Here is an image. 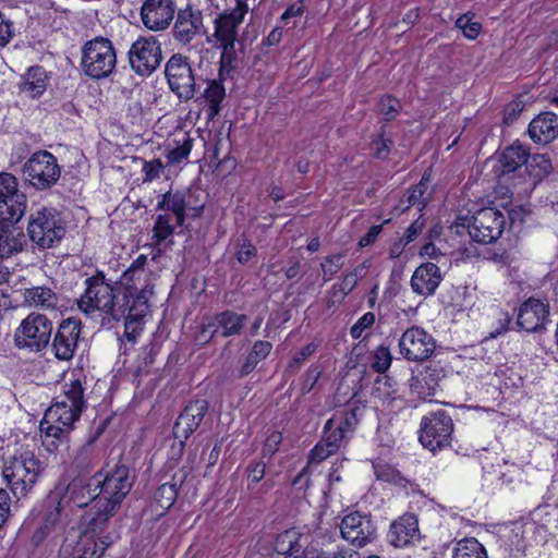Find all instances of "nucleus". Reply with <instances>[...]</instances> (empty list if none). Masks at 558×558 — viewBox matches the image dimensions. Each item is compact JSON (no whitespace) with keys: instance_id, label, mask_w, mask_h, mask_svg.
<instances>
[{"instance_id":"obj_1","label":"nucleus","mask_w":558,"mask_h":558,"mask_svg":"<svg viewBox=\"0 0 558 558\" xmlns=\"http://www.w3.org/2000/svg\"><path fill=\"white\" fill-rule=\"evenodd\" d=\"M93 485L98 488L100 497L88 512V526L99 531L106 529L109 518L132 487L129 468L119 462L107 464L93 477Z\"/></svg>"},{"instance_id":"obj_2","label":"nucleus","mask_w":558,"mask_h":558,"mask_svg":"<svg viewBox=\"0 0 558 558\" xmlns=\"http://www.w3.org/2000/svg\"><path fill=\"white\" fill-rule=\"evenodd\" d=\"M85 292L78 300V308L87 315H98L104 325L123 319L129 301L110 284L102 272L85 280Z\"/></svg>"},{"instance_id":"obj_3","label":"nucleus","mask_w":558,"mask_h":558,"mask_svg":"<svg viewBox=\"0 0 558 558\" xmlns=\"http://www.w3.org/2000/svg\"><path fill=\"white\" fill-rule=\"evenodd\" d=\"M85 407L82 386H69L62 400L49 407L40 422V432L46 437L64 439Z\"/></svg>"},{"instance_id":"obj_4","label":"nucleus","mask_w":558,"mask_h":558,"mask_svg":"<svg viewBox=\"0 0 558 558\" xmlns=\"http://www.w3.org/2000/svg\"><path fill=\"white\" fill-rule=\"evenodd\" d=\"M43 471V462L35 452L21 448L4 460L2 476L13 495L22 498L34 488Z\"/></svg>"},{"instance_id":"obj_5","label":"nucleus","mask_w":558,"mask_h":558,"mask_svg":"<svg viewBox=\"0 0 558 558\" xmlns=\"http://www.w3.org/2000/svg\"><path fill=\"white\" fill-rule=\"evenodd\" d=\"M356 409L337 411L325 424L324 437L310 453V464L319 463L338 451L357 425Z\"/></svg>"},{"instance_id":"obj_6","label":"nucleus","mask_w":558,"mask_h":558,"mask_svg":"<svg viewBox=\"0 0 558 558\" xmlns=\"http://www.w3.org/2000/svg\"><path fill=\"white\" fill-rule=\"evenodd\" d=\"M27 233L39 248H50L64 236L65 223L57 209L41 207L31 214Z\"/></svg>"},{"instance_id":"obj_7","label":"nucleus","mask_w":558,"mask_h":558,"mask_svg":"<svg viewBox=\"0 0 558 558\" xmlns=\"http://www.w3.org/2000/svg\"><path fill=\"white\" fill-rule=\"evenodd\" d=\"M117 65V52L112 41L105 37H95L83 47L82 68L92 78L108 77Z\"/></svg>"},{"instance_id":"obj_8","label":"nucleus","mask_w":558,"mask_h":558,"mask_svg":"<svg viewBox=\"0 0 558 558\" xmlns=\"http://www.w3.org/2000/svg\"><path fill=\"white\" fill-rule=\"evenodd\" d=\"M53 324L44 314L29 313L14 331V344L29 352L47 349L52 336Z\"/></svg>"},{"instance_id":"obj_9","label":"nucleus","mask_w":558,"mask_h":558,"mask_svg":"<svg viewBox=\"0 0 558 558\" xmlns=\"http://www.w3.org/2000/svg\"><path fill=\"white\" fill-rule=\"evenodd\" d=\"M248 11L244 0H236L235 7L229 12H223L215 19L214 37L222 48L221 62L230 64L235 56V41L238 28Z\"/></svg>"},{"instance_id":"obj_10","label":"nucleus","mask_w":558,"mask_h":558,"mask_svg":"<svg viewBox=\"0 0 558 558\" xmlns=\"http://www.w3.org/2000/svg\"><path fill=\"white\" fill-rule=\"evenodd\" d=\"M460 220L461 223L457 222L451 229H454L458 234L466 230L475 242L484 244L496 241L501 235L505 226L504 215L492 207L478 210L473 216L472 225L466 223V218Z\"/></svg>"},{"instance_id":"obj_11","label":"nucleus","mask_w":558,"mask_h":558,"mask_svg":"<svg viewBox=\"0 0 558 558\" xmlns=\"http://www.w3.org/2000/svg\"><path fill=\"white\" fill-rule=\"evenodd\" d=\"M23 174L25 182L38 191H44L57 183L61 168L51 153L39 150L24 163Z\"/></svg>"},{"instance_id":"obj_12","label":"nucleus","mask_w":558,"mask_h":558,"mask_svg":"<svg viewBox=\"0 0 558 558\" xmlns=\"http://www.w3.org/2000/svg\"><path fill=\"white\" fill-rule=\"evenodd\" d=\"M128 59L131 69L140 76H149L161 64V44L155 36L138 37L132 43Z\"/></svg>"},{"instance_id":"obj_13","label":"nucleus","mask_w":558,"mask_h":558,"mask_svg":"<svg viewBox=\"0 0 558 558\" xmlns=\"http://www.w3.org/2000/svg\"><path fill=\"white\" fill-rule=\"evenodd\" d=\"M122 283L125 286L126 301L133 300L134 315H146L148 310V299L153 295L154 278L153 272L146 268L129 267L121 277Z\"/></svg>"},{"instance_id":"obj_14","label":"nucleus","mask_w":558,"mask_h":558,"mask_svg":"<svg viewBox=\"0 0 558 558\" xmlns=\"http://www.w3.org/2000/svg\"><path fill=\"white\" fill-rule=\"evenodd\" d=\"M165 75L170 89L179 99L187 101L194 97L196 80L187 57L172 54L166 63Z\"/></svg>"},{"instance_id":"obj_15","label":"nucleus","mask_w":558,"mask_h":558,"mask_svg":"<svg viewBox=\"0 0 558 558\" xmlns=\"http://www.w3.org/2000/svg\"><path fill=\"white\" fill-rule=\"evenodd\" d=\"M452 430L453 422L447 413H430L421 421L418 439L423 447L435 451L449 445Z\"/></svg>"},{"instance_id":"obj_16","label":"nucleus","mask_w":558,"mask_h":558,"mask_svg":"<svg viewBox=\"0 0 558 558\" xmlns=\"http://www.w3.org/2000/svg\"><path fill=\"white\" fill-rule=\"evenodd\" d=\"M400 353L409 361H424L430 357L435 350V340L423 328H408L399 340Z\"/></svg>"},{"instance_id":"obj_17","label":"nucleus","mask_w":558,"mask_h":558,"mask_svg":"<svg viewBox=\"0 0 558 558\" xmlns=\"http://www.w3.org/2000/svg\"><path fill=\"white\" fill-rule=\"evenodd\" d=\"M81 320L70 317L63 319L52 338L50 349L59 361H70L77 348L81 336Z\"/></svg>"},{"instance_id":"obj_18","label":"nucleus","mask_w":558,"mask_h":558,"mask_svg":"<svg viewBox=\"0 0 558 558\" xmlns=\"http://www.w3.org/2000/svg\"><path fill=\"white\" fill-rule=\"evenodd\" d=\"M342 537L356 547H363L376 536V527L369 517L360 512L347 514L340 524Z\"/></svg>"},{"instance_id":"obj_19","label":"nucleus","mask_w":558,"mask_h":558,"mask_svg":"<svg viewBox=\"0 0 558 558\" xmlns=\"http://www.w3.org/2000/svg\"><path fill=\"white\" fill-rule=\"evenodd\" d=\"M174 13L173 0H145L141 9V19L146 28L160 32L169 27Z\"/></svg>"},{"instance_id":"obj_20","label":"nucleus","mask_w":558,"mask_h":558,"mask_svg":"<svg viewBox=\"0 0 558 558\" xmlns=\"http://www.w3.org/2000/svg\"><path fill=\"white\" fill-rule=\"evenodd\" d=\"M192 193L190 191H169L165 193L157 204V209L173 214L175 225L183 226L186 216L198 217L203 206L192 205Z\"/></svg>"},{"instance_id":"obj_21","label":"nucleus","mask_w":558,"mask_h":558,"mask_svg":"<svg viewBox=\"0 0 558 558\" xmlns=\"http://www.w3.org/2000/svg\"><path fill=\"white\" fill-rule=\"evenodd\" d=\"M207 411L208 403L206 400H195L190 402L179 415L173 427V435L179 440L181 448L184 441L198 428Z\"/></svg>"},{"instance_id":"obj_22","label":"nucleus","mask_w":558,"mask_h":558,"mask_svg":"<svg viewBox=\"0 0 558 558\" xmlns=\"http://www.w3.org/2000/svg\"><path fill=\"white\" fill-rule=\"evenodd\" d=\"M202 28V12L187 7L179 10L172 28V36L180 44L189 45L201 34Z\"/></svg>"},{"instance_id":"obj_23","label":"nucleus","mask_w":558,"mask_h":558,"mask_svg":"<svg viewBox=\"0 0 558 558\" xmlns=\"http://www.w3.org/2000/svg\"><path fill=\"white\" fill-rule=\"evenodd\" d=\"M85 529L74 550L73 558H100L110 544L108 536H100L105 531H93L88 526V513L84 517Z\"/></svg>"},{"instance_id":"obj_24","label":"nucleus","mask_w":558,"mask_h":558,"mask_svg":"<svg viewBox=\"0 0 558 558\" xmlns=\"http://www.w3.org/2000/svg\"><path fill=\"white\" fill-rule=\"evenodd\" d=\"M311 536L296 529L280 533L275 542V549L283 558H306L310 555L308 544Z\"/></svg>"},{"instance_id":"obj_25","label":"nucleus","mask_w":558,"mask_h":558,"mask_svg":"<svg viewBox=\"0 0 558 558\" xmlns=\"http://www.w3.org/2000/svg\"><path fill=\"white\" fill-rule=\"evenodd\" d=\"M548 305L537 299L526 300L519 308L518 325L529 331L542 329L548 322Z\"/></svg>"},{"instance_id":"obj_26","label":"nucleus","mask_w":558,"mask_h":558,"mask_svg":"<svg viewBox=\"0 0 558 558\" xmlns=\"http://www.w3.org/2000/svg\"><path fill=\"white\" fill-rule=\"evenodd\" d=\"M50 76L40 65H34L20 76L17 89L21 95L27 98H39L48 88Z\"/></svg>"},{"instance_id":"obj_27","label":"nucleus","mask_w":558,"mask_h":558,"mask_svg":"<svg viewBox=\"0 0 558 558\" xmlns=\"http://www.w3.org/2000/svg\"><path fill=\"white\" fill-rule=\"evenodd\" d=\"M441 280L439 267L434 263H425L412 275L411 288L416 294L428 296L435 293Z\"/></svg>"},{"instance_id":"obj_28","label":"nucleus","mask_w":558,"mask_h":558,"mask_svg":"<svg viewBox=\"0 0 558 558\" xmlns=\"http://www.w3.org/2000/svg\"><path fill=\"white\" fill-rule=\"evenodd\" d=\"M529 134L535 143H550L558 136V117L551 112L539 114L531 121Z\"/></svg>"},{"instance_id":"obj_29","label":"nucleus","mask_w":558,"mask_h":558,"mask_svg":"<svg viewBox=\"0 0 558 558\" xmlns=\"http://www.w3.org/2000/svg\"><path fill=\"white\" fill-rule=\"evenodd\" d=\"M418 534L417 520L413 515H403L390 525L389 542L396 547L410 544Z\"/></svg>"},{"instance_id":"obj_30","label":"nucleus","mask_w":558,"mask_h":558,"mask_svg":"<svg viewBox=\"0 0 558 558\" xmlns=\"http://www.w3.org/2000/svg\"><path fill=\"white\" fill-rule=\"evenodd\" d=\"M99 497L98 488L93 485V478H90L88 483L82 480H75L69 485L66 495L62 500L65 504L69 499L73 506L83 508L92 501H94L95 505Z\"/></svg>"},{"instance_id":"obj_31","label":"nucleus","mask_w":558,"mask_h":558,"mask_svg":"<svg viewBox=\"0 0 558 558\" xmlns=\"http://www.w3.org/2000/svg\"><path fill=\"white\" fill-rule=\"evenodd\" d=\"M23 302L29 307L56 310L58 307L59 296L51 288L37 286L23 291Z\"/></svg>"},{"instance_id":"obj_32","label":"nucleus","mask_w":558,"mask_h":558,"mask_svg":"<svg viewBox=\"0 0 558 558\" xmlns=\"http://www.w3.org/2000/svg\"><path fill=\"white\" fill-rule=\"evenodd\" d=\"M0 202V225L15 223L26 211V195H15V198H4Z\"/></svg>"},{"instance_id":"obj_33","label":"nucleus","mask_w":558,"mask_h":558,"mask_svg":"<svg viewBox=\"0 0 558 558\" xmlns=\"http://www.w3.org/2000/svg\"><path fill=\"white\" fill-rule=\"evenodd\" d=\"M529 157V150L519 143L507 147L500 157L502 172H513L522 165H525Z\"/></svg>"},{"instance_id":"obj_34","label":"nucleus","mask_w":558,"mask_h":558,"mask_svg":"<svg viewBox=\"0 0 558 558\" xmlns=\"http://www.w3.org/2000/svg\"><path fill=\"white\" fill-rule=\"evenodd\" d=\"M217 328L221 329L222 337L239 335L246 324L247 317L244 314L223 312L216 317Z\"/></svg>"},{"instance_id":"obj_35","label":"nucleus","mask_w":558,"mask_h":558,"mask_svg":"<svg viewBox=\"0 0 558 558\" xmlns=\"http://www.w3.org/2000/svg\"><path fill=\"white\" fill-rule=\"evenodd\" d=\"M226 97V90L222 83L210 81L204 92V98L208 105L207 119L214 120L221 110V102Z\"/></svg>"},{"instance_id":"obj_36","label":"nucleus","mask_w":558,"mask_h":558,"mask_svg":"<svg viewBox=\"0 0 558 558\" xmlns=\"http://www.w3.org/2000/svg\"><path fill=\"white\" fill-rule=\"evenodd\" d=\"M452 558H488L486 548L474 537L458 541L453 547Z\"/></svg>"},{"instance_id":"obj_37","label":"nucleus","mask_w":558,"mask_h":558,"mask_svg":"<svg viewBox=\"0 0 558 558\" xmlns=\"http://www.w3.org/2000/svg\"><path fill=\"white\" fill-rule=\"evenodd\" d=\"M64 501L52 502L51 510L46 514L43 525L33 536L35 542H41L54 527L62 523V512L64 511Z\"/></svg>"},{"instance_id":"obj_38","label":"nucleus","mask_w":558,"mask_h":558,"mask_svg":"<svg viewBox=\"0 0 558 558\" xmlns=\"http://www.w3.org/2000/svg\"><path fill=\"white\" fill-rule=\"evenodd\" d=\"M97 462L94 439L80 446L72 456V464L78 470H87Z\"/></svg>"},{"instance_id":"obj_39","label":"nucleus","mask_w":558,"mask_h":558,"mask_svg":"<svg viewBox=\"0 0 558 558\" xmlns=\"http://www.w3.org/2000/svg\"><path fill=\"white\" fill-rule=\"evenodd\" d=\"M525 166L529 174L536 180H542L553 168L550 159L544 154L529 155Z\"/></svg>"},{"instance_id":"obj_40","label":"nucleus","mask_w":558,"mask_h":558,"mask_svg":"<svg viewBox=\"0 0 558 558\" xmlns=\"http://www.w3.org/2000/svg\"><path fill=\"white\" fill-rule=\"evenodd\" d=\"M194 138L189 133H183L182 137L175 140L177 146L169 150L167 158L171 165H179L185 160L193 147Z\"/></svg>"},{"instance_id":"obj_41","label":"nucleus","mask_w":558,"mask_h":558,"mask_svg":"<svg viewBox=\"0 0 558 558\" xmlns=\"http://www.w3.org/2000/svg\"><path fill=\"white\" fill-rule=\"evenodd\" d=\"M175 485L165 483L157 488L154 494V502L157 506L156 510H160L161 513L169 510L177 499Z\"/></svg>"},{"instance_id":"obj_42","label":"nucleus","mask_w":558,"mask_h":558,"mask_svg":"<svg viewBox=\"0 0 558 558\" xmlns=\"http://www.w3.org/2000/svg\"><path fill=\"white\" fill-rule=\"evenodd\" d=\"M364 267H356L352 272L347 274L340 284L339 291H336V286L332 287L333 295L338 296V302H341L344 296L353 290L356 286L359 277L363 275Z\"/></svg>"},{"instance_id":"obj_43","label":"nucleus","mask_w":558,"mask_h":558,"mask_svg":"<svg viewBox=\"0 0 558 558\" xmlns=\"http://www.w3.org/2000/svg\"><path fill=\"white\" fill-rule=\"evenodd\" d=\"M172 218L169 214H161L157 217L154 226V238L157 242L165 241L174 232V226L172 225Z\"/></svg>"},{"instance_id":"obj_44","label":"nucleus","mask_w":558,"mask_h":558,"mask_svg":"<svg viewBox=\"0 0 558 558\" xmlns=\"http://www.w3.org/2000/svg\"><path fill=\"white\" fill-rule=\"evenodd\" d=\"M145 315H134V311H133V304L129 305L128 304V308H126V313H125V316L123 317L125 319V337L128 338V340L130 341H134L136 339V335L138 332V330L141 329V319L144 317Z\"/></svg>"},{"instance_id":"obj_45","label":"nucleus","mask_w":558,"mask_h":558,"mask_svg":"<svg viewBox=\"0 0 558 558\" xmlns=\"http://www.w3.org/2000/svg\"><path fill=\"white\" fill-rule=\"evenodd\" d=\"M428 189V180L423 177L418 184H416L408 194L407 202L409 206H418L422 209L426 205L427 198L424 197Z\"/></svg>"},{"instance_id":"obj_46","label":"nucleus","mask_w":558,"mask_h":558,"mask_svg":"<svg viewBox=\"0 0 558 558\" xmlns=\"http://www.w3.org/2000/svg\"><path fill=\"white\" fill-rule=\"evenodd\" d=\"M456 26L460 28L463 35L469 39H475L482 29V25L478 22L472 21V19L466 14L458 17Z\"/></svg>"},{"instance_id":"obj_47","label":"nucleus","mask_w":558,"mask_h":558,"mask_svg":"<svg viewBox=\"0 0 558 558\" xmlns=\"http://www.w3.org/2000/svg\"><path fill=\"white\" fill-rule=\"evenodd\" d=\"M400 101L391 96H385L379 101V112L384 116L386 121L393 120L400 112Z\"/></svg>"},{"instance_id":"obj_48","label":"nucleus","mask_w":558,"mask_h":558,"mask_svg":"<svg viewBox=\"0 0 558 558\" xmlns=\"http://www.w3.org/2000/svg\"><path fill=\"white\" fill-rule=\"evenodd\" d=\"M22 250L21 242L5 232L0 233V258L10 257Z\"/></svg>"},{"instance_id":"obj_49","label":"nucleus","mask_w":558,"mask_h":558,"mask_svg":"<svg viewBox=\"0 0 558 558\" xmlns=\"http://www.w3.org/2000/svg\"><path fill=\"white\" fill-rule=\"evenodd\" d=\"M343 267V255L333 254L325 258L322 263V269L325 281H329Z\"/></svg>"},{"instance_id":"obj_50","label":"nucleus","mask_w":558,"mask_h":558,"mask_svg":"<svg viewBox=\"0 0 558 558\" xmlns=\"http://www.w3.org/2000/svg\"><path fill=\"white\" fill-rule=\"evenodd\" d=\"M375 323V314L372 312L365 313L357 322L351 327L350 333L353 339H360L367 328H371Z\"/></svg>"},{"instance_id":"obj_51","label":"nucleus","mask_w":558,"mask_h":558,"mask_svg":"<svg viewBox=\"0 0 558 558\" xmlns=\"http://www.w3.org/2000/svg\"><path fill=\"white\" fill-rule=\"evenodd\" d=\"M375 360H374V363H373V367L379 372V373H384L385 371H387L391 364V353L389 351L388 348L381 345L379 348H377V350L375 351Z\"/></svg>"},{"instance_id":"obj_52","label":"nucleus","mask_w":558,"mask_h":558,"mask_svg":"<svg viewBox=\"0 0 558 558\" xmlns=\"http://www.w3.org/2000/svg\"><path fill=\"white\" fill-rule=\"evenodd\" d=\"M163 170V163L160 159H153L144 161L142 171L144 173V181L151 182L153 180L160 177Z\"/></svg>"},{"instance_id":"obj_53","label":"nucleus","mask_w":558,"mask_h":558,"mask_svg":"<svg viewBox=\"0 0 558 558\" xmlns=\"http://www.w3.org/2000/svg\"><path fill=\"white\" fill-rule=\"evenodd\" d=\"M271 348L272 345L268 341H256L250 353L251 361L258 363L270 353Z\"/></svg>"},{"instance_id":"obj_54","label":"nucleus","mask_w":558,"mask_h":558,"mask_svg":"<svg viewBox=\"0 0 558 558\" xmlns=\"http://www.w3.org/2000/svg\"><path fill=\"white\" fill-rule=\"evenodd\" d=\"M255 254L256 248L245 240H243V243L238 246L235 252L236 259L241 264L247 263Z\"/></svg>"},{"instance_id":"obj_55","label":"nucleus","mask_w":558,"mask_h":558,"mask_svg":"<svg viewBox=\"0 0 558 558\" xmlns=\"http://www.w3.org/2000/svg\"><path fill=\"white\" fill-rule=\"evenodd\" d=\"M316 351V345L314 343H308L304 348H302L292 359L289 364L290 368L298 367L302 362H304L310 355H312Z\"/></svg>"},{"instance_id":"obj_56","label":"nucleus","mask_w":558,"mask_h":558,"mask_svg":"<svg viewBox=\"0 0 558 558\" xmlns=\"http://www.w3.org/2000/svg\"><path fill=\"white\" fill-rule=\"evenodd\" d=\"M375 145V155L376 157L380 159L387 158L393 142L388 138H384L383 136L378 137L376 141H374Z\"/></svg>"},{"instance_id":"obj_57","label":"nucleus","mask_w":558,"mask_h":558,"mask_svg":"<svg viewBox=\"0 0 558 558\" xmlns=\"http://www.w3.org/2000/svg\"><path fill=\"white\" fill-rule=\"evenodd\" d=\"M355 395L356 392L353 391L350 386H338L337 392L335 395L336 405L348 403Z\"/></svg>"},{"instance_id":"obj_58","label":"nucleus","mask_w":558,"mask_h":558,"mask_svg":"<svg viewBox=\"0 0 558 558\" xmlns=\"http://www.w3.org/2000/svg\"><path fill=\"white\" fill-rule=\"evenodd\" d=\"M281 440L282 436L279 432H272L269 434L264 446L265 454H274L278 450Z\"/></svg>"},{"instance_id":"obj_59","label":"nucleus","mask_w":558,"mask_h":558,"mask_svg":"<svg viewBox=\"0 0 558 558\" xmlns=\"http://www.w3.org/2000/svg\"><path fill=\"white\" fill-rule=\"evenodd\" d=\"M266 465L264 462H256L248 466V482L258 483L265 475Z\"/></svg>"},{"instance_id":"obj_60","label":"nucleus","mask_w":558,"mask_h":558,"mask_svg":"<svg viewBox=\"0 0 558 558\" xmlns=\"http://www.w3.org/2000/svg\"><path fill=\"white\" fill-rule=\"evenodd\" d=\"M13 36L11 23L5 21L0 13V48L5 47Z\"/></svg>"},{"instance_id":"obj_61","label":"nucleus","mask_w":558,"mask_h":558,"mask_svg":"<svg viewBox=\"0 0 558 558\" xmlns=\"http://www.w3.org/2000/svg\"><path fill=\"white\" fill-rule=\"evenodd\" d=\"M10 512V497L9 494L0 488V527L4 524Z\"/></svg>"},{"instance_id":"obj_62","label":"nucleus","mask_w":558,"mask_h":558,"mask_svg":"<svg viewBox=\"0 0 558 558\" xmlns=\"http://www.w3.org/2000/svg\"><path fill=\"white\" fill-rule=\"evenodd\" d=\"M381 230H383L381 225L372 226L369 228V230L367 231V233L361 238V240L359 242L360 246L365 247V246L373 244L375 242V240L377 239V236L379 235V233L381 232Z\"/></svg>"},{"instance_id":"obj_63","label":"nucleus","mask_w":558,"mask_h":558,"mask_svg":"<svg viewBox=\"0 0 558 558\" xmlns=\"http://www.w3.org/2000/svg\"><path fill=\"white\" fill-rule=\"evenodd\" d=\"M444 378V372L438 365H430L426 368V376L424 380L427 381H439Z\"/></svg>"},{"instance_id":"obj_64","label":"nucleus","mask_w":558,"mask_h":558,"mask_svg":"<svg viewBox=\"0 0 558 558\" xmlns=\"http://www.w3.org/2000/svg\"><path fill=\"white\" fill-rule=\"evenodd\" d=\"M216 332H218L217 325L208 324L202 328L197 336V340L205 343L209 341Z\"/></svg>"}]
</instances>
